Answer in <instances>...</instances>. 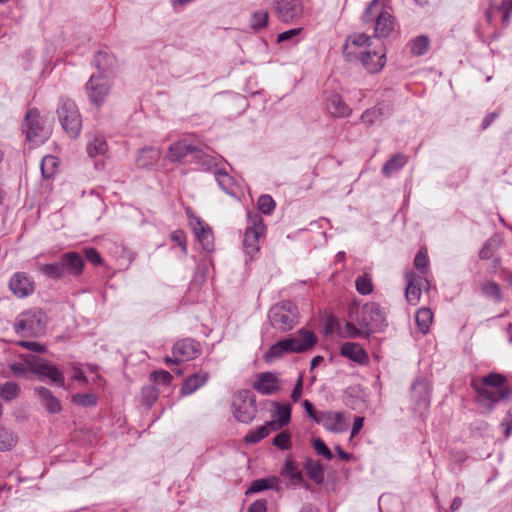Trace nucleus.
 I'll use <instances>...</instances> for the list:
<instances>
[{"label":"nucleus","mask_w":512,"mask_h":512,"mask_svg":"<svg viewBox=\"0 0 512 512\" xmlns=\"http://www.w3.org/2000/svg\"><path fill=\"white\" fill-rule=\"evenodd\" d=\"M501 240L500 238L494 236L489 238L483 245L482 249L479 252V258L482 260L491 259L495 252L500 247Z\"/></svg>","instance_id":"obj_38"},{"label":"nucleus","mask_w":512,"mask_h":512,"mask_svg":"<svg viewBox=\"0 0 512 512\" xmlns=\"http://www.w3.org/2000/svg\"><path fill=\"white\" fill-rule=\"evenodd\" d=\"M213 174L220 189H222L227 194H233V188L235 185L233 177L230 176L227 171L222 168L213 170Z\"/></svg>","instance_id":"obj_34"},{"label":"nucleus","mask_w":512,"mask_h":512,"mask_svg":"<svg viewBox=\"0 0 512 512\" xmlns=\"http://www.w3.org/2000/svg\"><path fill=\"white\" fill-rule=\"evenodd\" d=\"M284 355V352L282 351L281 346L278 342L273 344L268 351L264 354V359L267 363H271L275 361L276 359L282 357Z\"/></svg>","instance_id":"obj_56"},{"label":"nucleus","mask_w":512,"mask_h":512,"mask_svg":"<svg viewBox=\"0 0 512 512\" xmlns=\"http://www.w3.org/2000/svg\"><path fill=\"white\" fill-rule=\"evenodd\" d=\"M355 286L357 292L361 295H368L373 291L372 279L367 274L357 277Z\"/></svg>","instance_id":"obj_46"},{"label":"nucleus","mask_w":512,"mask_h":512,"mask_svg":"<svg viewBox=\"0 0 512 512\" xmlns=\"http://www.w3.org/2000/svg\"><path fill=\"white\" fill-rule=\"evenodd\" d=\"M39 272L52 280H61L64 278L59 261L45 263L39 267Z\"/></svg>","instance_id":"obj_37"},{"label":"nucleus","mask_w":512,"mask_h":512,"mask_svg":"<svg viewBox=\"0 0 512 512\" xmlns=\"http://www.w3.org/2000/svg\"><path fill=\"white\" fill-rule=\"evenodd\" d=\"M480 289L482 294L486 297L491 298L496 302H500L502 300L501 289L496 282L485 280L480 284Z\"/></svg>","instance_id":"obj_36"},{"label":"nucleus","mask_w":512,"mask_h":512,"mask_svg":"<svg viewBox=\"0 0 512 512\" xmlns=\"http://www.w3.org/2000/svg\"><path fill=\"white\" fill-rule=\"evenodd\" d=\"M501 426L504 428V436L508 439L512 433V407L508 409L504 416Z\"/></svg>","instance_id":"obj_59"},{"label":"nucleus","mask_w":512,"mask_h":512,"mask_svg":"<svg viewBox=\"0 0 512 512\" xmlns=\"http://www.w3.org/2000/svg\"><path fill=\"white\" fill-rule=\"evenodd\" d=\"M18 345L22 348L30 350L32 352L44 353L46 351V347L38 342L34 341H19Z\"/></svg>","instance_id":"obj_58"},{"label":"nucleus","mask_w":512,"mask_h":512,"mask_svg":"<svg viewBox=\"0 0 512 512\" xmlns=\"http://www.w3.org/2000/svg\"><path fill=\"white\" fill-rule=\"evenodd\" d=\"M376 43L377 41L364 33L352 34L346 38L343 56L349 62H360Z\"/></svg>","instance_id":"obj_7"},{"label":"nucleus","mask_w":512,"mask_h":512,"mask_svg":"<svg viewBox=\"0 0 512 512\" xmlns=\"http://www.w3.org/2000/svg\"><path fill=\"white\" fill-rule=\"evenodd\" d=\"M25 361L30 364V373L35 374L40 381L49 379L51 383L59 387L65 386L64 375L55 365L32 355H27Z\"/></svg>","instance_id":"obj_8"},{"label":"nucleus","mask_w":512,"mask_h":512,"mask_svg":"<svg viewBox=\"0 0 512 512\" xmlns=\"http://www.w3.org/2000/svg\"><path fill=\"white\" fill-rule=\"evenodd\" d=\"M85 258L93 265H100L102 257L95 248H87L84 250Z\"/></svg>","instance_id":"obj_60"},{"label":"nucleus","mask_w":512,"mask_h":512,"mask_svg":"<svg viewBox=\"0 0 512 512\" xmlns=\"http://www.w3.org/2000/svg\"><path fill=\"white\" fill-rule=\"evenodd\" d=\"M57 116L65 133L76 139L82 129V118L76 103L70 98L62 97L57 108Z\"/></svg>","instance_id":"obj_5"},{"label":"nucleus","mask_w":512,"mask_h":512,"mask_svg":"<svg viewBox=\"0 0 512 512\" xmlns=\"http://www.w3.org/2000/svg\"><path fill=\"white\" fill-rule=\"evenodd\" d=\"M20 393V387L15 382H6L3 384L1 391V398L5 401H11L18 397Z\"/></svg>","instance_id":"obj_47"},{"label":"nucleus","mask_w":512,"mask_h":512,"mask_svg":"<svg viewBox=\"0 0 512 512\" xmlns=\"http://www.w3.org/2000/svg\"><path fill=\"white\" fill-rule=\"evenodd\" d=\"M10 370L16 377H26V374L30 372V364L26 361L25 363L15 362L10 365Z\"/></svg>","instance_id":"obj_57"},{"label":"nucleus","mask_w":512,"mask_h":512,"mask_svg":"<svg viewBox=\"0 0 512 512\" xmlns=\"http://www.w3.org/2000/svg\"><path fill=\"white\" fill-rule=\"evenodd\" d=\"M93 65L99 70V76L104 77L115 74L118 69V61L116 57L106 51H98L95 54Z\"/></svg>","instance_id":"obj_21"},{"label":"nucleus","mask_w":512,"mask_h":512,"mask_svg":"<svg viewBox=\"0 0 512 512\" xmlns=\"http://www.w3.org/2000/svg\"><path fill=\"white\" fill-rule=\"evenodd\" d=\"M429 44L430 40L427 36H418L412 41L411 53L417 56H421L426 53Z\"/></svg>","instance_id":"obj_45"},{"label":"nucleus","mask_w":512,"mask_h":512,"mask_svg":"<svg viewBox=\"0 0 512 512\" xmlns=\"http://www.w3.org/2000/svg\"><path fill=\"white\" fill-rule=\"evenodd\" d=\"M408 162V157L404 154L393 155L382 167V174L390 177L392 174L400 171Z\"/></svg>","instance_id":"obj_32"},{"label":"nucleus","mask_w":512,"mask_h":512,"mask_svg":"<svg viewBox=\"0 0 512 512\" xmlns=\"http://www.w3.org/2000/svg\"><path fill=\"white\" fill-rule=\"evenodd\" d=\"M383 108L381 107H373L371 109H367L361 115V120L363 123L367 125H372L383 116Z\"/></svg>","instance_id":"obj_48"},{"label":"nucleus","mask_w":512,"mask_h":512,"mask_svg":"<svg viewBox=\"0 0 512 512\" xmlns=\"http://www.w3.org/2000/svg\"><path fill=\"white\" fill-rule=\"evenodd\" d=\"M505 383L504 375L490 373L480 381H473L472 387L478 395V402L491 411L498 402L511 397L512 389Z\"/></svg>","instance_id":"obj_1"},{"label":"nucleus","mask_w":512,"mask_h":512,"mask_svg":"<svg viewBox=\"0 0 512 512\" xmlns=\"http://www.w3.org/2000/svg\"><path fill=\"white\" fill-rule=\"evenodd\" d=\"M47 326V316L37 308L29 309L17 316L14 328L22 336L38 337L43 335Z\"/></svg>","instance_id":"obj_4"},{"label":"nucleus","mask_w":512,"mask_h":512,"mask_svg":"<svg viewBox=\"0 0 512 512\" xmlns=\"http://www.w3.org/2000/svg\"><path fill=\"white\" fill-rule=\"evenodd\" d=\"M63 276L79 277L83 273L84 260L78 252L70 251L62 254L58 259Z\"/></svg>","instance_id":"obj_15"},{"label":"nucleus","mask_w":512,"mask_h":512,"mask_svg":"<svg viewBox=\"0 0 512 512\" xmlns=\"http://www.w3.org/2000/svg\"><path fill=\"white\" fill-rule=\"evenodd\" d=\"M429 266V257L425 248H421L415 258H414V267L419 270L422 274L427 272Z\"/></svg>","instance_id":"obj_49"},{"label":"nucleus","mask_w":512,"mask_h":512,"mask_svg":"<svg viewBox=\"0 0 512 512\" xmlns=\"http://www.w3.org/2000/svg\"><path fill=\"white\" fill-rule=\"evenodd\" d=\"M8 287L14 296L21 299L32 295L36 284L28 273L16 272L10 277Z\"/></svg>","instance_id":"obj_13"},{"label":"nucleus","mask_w":512,"mask_h":512,"mask_svg":"<svg viewBox=\"0 0 512 512\" xmlns=\"http://www.w3.org/2000/svg\"><path fill=\"white\" fill-rule=\"evenodd\" d=\"M232 411L236 420L241 423L248 424L254 420L257 406L251 390H240L233 395Z\"/></svg>","instance_id":"obj_6"},{"label":"nucleus","mask_w":512,"mask_h":512,"mask_svg":"<svg viewBox=\"0 0 512 512\" xmlns=\"http://www.w3.org/2000/svg\"><path fill=\"white\" fill-rule=\"evenodd\" d=\"M415 319L420 331L425 334L432 324L433 313L431 309L422 307L416 312Z\"/></svg>","instance_id":"obj_35"},{"label":"nucleus","mask_w":512,"mask_h":512,"mask_svg":"<svg viewBox=\"0 0 512 512\" xmlns=\"http://www.w3.org/2000/svg\"><path fill=\"white\" fill-rule=\"evenodd\" d=\"M305 470L307 476L313 480L316 484H321L324 481L323 468L320 464L315 463L312 460H308L305 464Z\"/></svg>","instance_id":"obj_40"},{"label":"nucleus","mask_w":512,"mask_h":512,"mask_svg":"<svg viewBox=\"0 0 512 512\" xmlns=\"http://www.w3.org/2000/svg\"><path fill=\"white\" fill-rule=\"evenodd\" d=\"M172 242L176 243L182 250L184 255L188 254L187 237L182 230H175L170 234Z\"/></svg>","instance_id":"obj_53"},{"label":"nucleus","mask_w":512,"mask_h":512,"mask_svg":"<svg viewBox=\"0 0 512 512\" xmlns=\"http://www.w3.org/2000/svg\"><path fill=\"white\" fill-rule=\"evenodd\" d=\"M326 109L335 118L348 117L352 113V109L339 94H331L326 98Z\"/></svg>","instance_id":"obj_24"},{"label":"nucleus","mask_w":512,"mask_h":512,"mask_svg":"<svg viewBox=\"0 0 512 512\" xmlns=\"http://www.w3.org/2000/svg\"><path fill=\"white\" fill-rule=\"evenodd\" d=\"M258 209L266 215L271 214L275 209V201L270 195L264 194L258 198L257 201Z\"/></svg>","instance_id":"obj_50"},{"label":"nucleus","mask_w":512,"mask_h":512,"mask_svg":"<svg viewBox=\"0 0 512 512\" xmlns=\"http://www.w3.org/2000/svg\"><path fill=\"white\" fill-rule=\"evenodd\" d=\"M85 89L90 102L98 107L104 103L109 95L111 84L107 77L91 75Z\"/></svg>","instance_id":"obj_12"},{"label":"nucleus","mask_w":512,"mask_h":512,"mask_svg":"<svg viewBox=\"0 0 512 512\" xmlns=\"http://www.w3.org/2000/svg\"><path fill=\"white\" fill-rule=\"evenodd\" d=\"M35 394L38 396L42 406L51 414L59 413L62 410L61 403L52 391L43 386L34 388Z\"/></svg>","instance_id":"obj_23"},{"label":"nucleus","mask_w":512,"mask_h":512,"mask_svg":"<svg viewBox=\"0 0 512 512\" xmlns=\"http://www.w3.org/2000/svg\"><path fill=\"white\" fill-rule=\"evenodd\" d=\"M217 158L194 147V169L212 172L218 169Z\"/></svg>","instance_id":"obj_28"},{"label":"nucleus","mask_w":512,"mask_h":512,"mask_svg":"<svg viewBox=\"0 0 512 512\" xmlns=\"http://www.w3.org/2000/svg\"><path fill=\"white\" fill-rule=\"evenodd\" d=\"M301 30H302L301 28H292L287 31H284V32L278 34L277 42L281 43V42L292 40L293 38L297 37L300 34Z\"/></svg>","instance_id":"obj_61"},{"label":"nucleus","mask_w":512,"mask_h":512,"mask_svg":"<svg viewBox=\"0 0 512 512\" xmlns=\"http://www.w3.org/2000/svg\"><path fill=\"white\" fill-rule=\"evenodd\" d=\"M280 475L283 478L289 479L293 487H298L303 484L304 479L302 472L299 470L296 462L292 459H287L281 468Z\"/></svg>","instance_id":"obj_27"},{"label":"nucleus","mask_w":512,"mask_h":512,"mask_svg":"<svg viewBox=\"0 0 512 512\" xmlns=\"http://www.w3.org/2000/svg\"><path fill=\"white\" fill-rule=\"evenodd\" d=\"M192 151V143L188 139L179 140L173 143L167 152L166 159L171 162H178Z\"/></svg>","instance_id":"obj_29"},{"label":"nucleus","mask_w":512,"mask_h":512,"mask_svg":"<svg viewBox=\"0 0 512 512\" xmlns=\"http://www.w3.org/2000/svg\"><path fill=\"white\" fill-rule=\"evenodd\" d=\"M268 319L273 328L287 332L292 330L299 322L298 309L291 301H280L269 309Z\"/></svg>","instance_id":"obj_3"},{"label":"nucleus","mask_w":512,"mask_h":512,"mask_svg":"<svg viewBox=\"0 0 512 512\" xmlns=\"http://www.w3.org/2000/svg\"><path fill=\"white\" fill-rule=\"evenodd\" d=\"M317 423L334 433H342L348 428L342 412H323L319 415Z\"/></svg>","instance_id":"obj_20"},{"label":"nucleus","mask_w":512,"mask_h":512,"mask_svg":"<svg viewBox=\"0 0 512 512\" xmlns=\"http://www.w3.org/2000/svg\"><path fill=\"white\" fill-rule=\"evenodd\" d=\"M312 446L317 454L324 457L326 460H331L333 458V454L330 449L326 446L324 441L320 438H314L312 441Z\"/></svg>","instance_id":"obj_52"},{"label":"nucleus","mask_w":512,"mask_h":512,"mask_svg":"<svg viewBox=\"0 0 512 512\" xmlns=\"http://www.w3.org/2000/svg\"><path fill=\"white\" fill-rule=\"evenodd\" d=\"M161 157V151L155 147H145L141 149L136 158V164L139 168L152 167Z\"/></svg>","instance_id":"obj_30"},{"label":"nucleus","mask_w":512,"mask_h":512,"mask_svg":"<svg viewBox=\"0 0 512 512\" xmlns=\"http://www.w3.org/2000/svg\"><path fill=\"white\" fill-rule=\"evenodd\" d=\"M97 396L91 393H76L72 396V403L84 408L97 405Z\"/></svg>","instance_id":"obj_44"},{"label":"nucleus","mask_w":512,"mask_h":512,"mask_svg":"<svg viewBox=\"0 0 512 512\" xmlns=\"http://www.w3.org/2000/svg\"><path fill=\"white\" fill-rule=\"evenodd\" d=\"M360 335V330L352 323L347 322L344 325L342 336L349 338H357Z\"/></svg>","instance_id":"obj_62"},{"label":"nucleus","mask_w":512,"mask_h":512,"mask_svg":"<svg viewBox=\"0 0 512 512\" xmlns=\"http://www.w3.org/2000/svg\"><path fill=\"white\" fill-rule=\"evenodd\" d=\"M303 393V379H302V376H299L293 390H292V393H291V399L293 402H298L299 399L301 398V395Z\"/></svg>","instance_id":"obj_64"},{"label":"nucleus","mask_w":512,"mask_h":512,"mask_svg":"<svg viewBox=\"0 0 512 512\" xmlns=\"http://www.w3.org/2000/svg\"><path fill=\"white\" fill-rule=\"evenodd\" d=\"M405 297L411 305H417L421 298L423 282L428 284L427 279L416 275L414 272H406Z\"/></svg>","instance_id":"obj_19"},{"label":"nucleus","mask_w":512,"mask_h":512,"mask_svg":"<svg viewBox=\"0 0 512 512\" xmlns=\"http://www.w3.org/2000/svg\"><path fill=\"white\" fill-rule=\"evenodd\" d=\"M273 445L281 450H288L291 446V436L288 432L283 431L277 434L273 439Z\"/></svg>","instance_id":"obj_54"},{"label":"nucleus","mask_w":512,"mask_h":512,"mask_svg":"<svg viewBox=\"0 0 512 512\" xmlns=\"http://www.w3.org/2000/svg\"><path fill=\"white\" fill-rule=\"evenodd\" d=\"M209 379V374L206 371H199L194 373V391L206 384Z\"/></svg>","instance_id":"obj_63"},{"label":"nucleus","mask_w":512,"mask_h":512,"mask_svg":"<svg viewBox=\"0 0 512 512\" xmlns=\"http://www.w3.org/2000/svg\"><path fill=\"white\" fill-rule=\"evenodd\" d=\"M265 233L263 218L259 214H249L248 225L243 236V250L252 259L259 252V239Z\"/></svg>","instance_id":"obj_9"},{"label":"nucleus","mask_w":512,"mask_h":512,"mask_svg":"<svg viewBox=\"0 0 512 512\" xmlns=\"http://www.w3.org/2000/svg\"><path fill=\"white\" fill-rule=\"evenodd\" d=\"M273 424L266 422L264 425L257 427L256 429L250 430L244 437V441L247 444H256L262 439L267 437L271 432H274Z\"/></svg>","instance_id":"obj_33"},{"label":"nucleus","mask_w":512,"mask_h":512,"mask_svg":"<svg viewBox=\"0 0 512 512\" xmlns=\"http://www.w3.org/2000/svg\"><path fill=\"white\" fill-rule=\"evenodd\" d=\"M194 236L205 251L212 252L214 250L215 240L211 226L196 216H194Z\"/></svg>","instance_id":"obj_18"},{"label":"nucleus","mask_w":512,"mask_h":512,"mask_svg":"<svg viewBox=\"0 0 512 512\" xmlns=\"http://www.w3.org/2000/svg\"><path fill=\"white\" fill-rule=\"evenodd\" d=\"M17 443V437L14 433L4 427H0V452L9 451Z\"/></svg>","instance_id":"obj_39"},{"label":"nucleus","mask_w":512,"mask_h":512,"mask_svg":"<svg viewBox=\"0 0 512 512\" xmlns=\"http://www.w3.org/2000/svg\"><path fill=\"white\" fill-rule=\"evenodd\" d=\"M159 390L154 384H149L141 389V400L143 405L150 408L158 399Z\"/></svg>","instance_id":"obj_42"},{"label":"nucleus","mask_w":512,"mask_h":512,"mask_svg":"<svg viewBox=\"0 0 512 512\" xmlns=\"http://www.w3.org/2000/svg\"><path fill=\"white\" fill-rule=\"evenodd\" d=\"M276 412L273 414V420L268 421L273 424L275 431L280 430L286 426L291 420V408L289 404L280 405L275 403Z\"/></svg>","instance_id":"obj_31"},{"label":"nucleus","mask_w":512,"mask_h":512,"mask_svg":"<svg viewBox=\"0 0 512 512\" xmlns=\"http://www.w3.org/2000/svg\"><path fill=\"white\" fill-rule=\"evenodd\" d=\"M390 0H373L366 7L362 19L365 23H375V37H387L394 30Z\"/></svg>","instance_id":"obj_2"},{"label":"nucleus","mask_w":512,"mask_h":512,"mask_svg":"<svg viewBox=\"0 0 512 512\" xmlns=\"http://www.w3.org/2000/svg\"><path fill=\"white\" fill-rule=\"evenodd\" d=\"M360 63L370 73L381 71L386 64L384 45L377 40L376 45L360 60Z\"/></svg>","instance_id":"obj_14"},{"label":"nucleus","mask_w":512,"mask_h":512,"mask_svg":"<svg viewBox=\"0 0 512 512\" xmlns=\"http://www.w3.org/2000/svg\"><path fill=\"white\" fill-rule=\"evenodd\" d=\"M149 379L154 384L169 385L172 380V375L165 370H155L150 373Z\"/></svg>","instance_id":"obj_51"},{"label":"nucleus","mask_w":512,"mask_h":512,"mask_svg":"<svg viewBox=\"0 0 512 512\" xmlns=\"http://www.w3.org/2000/svg\"><path fill=\"white\" fill-rule=\"evenodd\" d=\"M340 355L359 364H366L369 360L367 352L359 343L346 342L340 348Z\"/></svg>","instance_id":"obj_25"},{"label":"nucleus","mask_w":512,"mask_h":512,"mask_svg":"<svg viewBox=\"0 0 512 512\" xmlns=\"http://www.w3.org/2000/svg\"><path fill=\"white\" fill-rule=\"evenodd\" d=\"M272 488H273V486L270 484V480L262 478V479H257L255 481H253L246 493L254 494V493H259L266 489H272Z\"/></svg>","instance_id":"obj_55"},{"label":"nucleus","mask_w":512,"mask_h":512,"mask_svg":"<svg viewBox=\"0 0 512 512\" xmlns=\"http://www.w3.org/2000/svg\"><path fill=\"white\" fill-rule=\"evenodd\" d=\"M431 388L427 380L418 378L414 381L411 388V396L418 411L428 409L430 405Z\"/></svg>","instance_id":"obj_17"},{"label":"nucleus","mask_w":512,"mask_h":512,"mask_svg":"<svg viewBox=\"0 0 512 512\" xmlns=\"http://www.w3.org/2000/svg\"><path fill=\"white\" fill-rule=\"evenodd\" d=\"M316 341L317 338L312 331L300 329L296 334L282 339L278 343L285 354L304 352L313 347Z\"/></svg>","instance_id":"obj_10"},{"label":"nucleus","mask_w":512,"mask_h":512,"mask_svg":"<svg viewBox=\"0 0 512 512\" xmlns=\"http://www.w3.org/2000/svg\"><path fill=\"white\" fill-rule=\"evenodd\" d=\"M268 19L269 14L266 10H257L251 15L250 26L254 31H260L267 26Z\"/></svg>","instance_id":"obj_43"},{"label":"nucleus","mask_w":512,"mask_h":512,"mask_svg":"<svg viewBox=\"0 0 512 512\" xmlns=\"http://www.w3.org/2000/svg\"><path fill=\"white\" fill-rule=\"evenodd\" d=\"M108 145L102 136H96L93 141L87 145V153L90 157L103 155L106 153Z\"/></svg>","instance_id":"obj_41"},{"label":"nucleus","mask_w":512,"mask_h":512,"mask_svg":"<svg viewBox=\"0 0 512 512\" xmlns=\"http://www.w3.org/2000/svg\"><path fill=\"white\" fill-rule=\"evenodd\" d=\"M192 353V341L189 339L178 341L172 348V357H165L167 364L175 363L180 364L181 362L188 361L190 354Z\"/></svg>","instance_id":"obj_26"},{"label":"nucleus","mask_w":512,"mask_h":512,"mask_svg":"<svg viewBox=\"0 0 512 512\" xmlns=\"http://www.w3.org/2000/svg\"><path fill=\"white\" fill-rule=\"evenodd\" d=\"M22 130L28 141L36 142L43 137V126L41 125L40 112L37 108L27 111Z\"/></svg>","instance_id":"obj_16"},{"label":"nucleus","mask_w":512,"mask_h":512,"mask_svg":"<svg viewBox=\"0 0 512 512\" xmlns=\"http://www.w3.org/2000/svg\"><path fill=\"white\" fill-rule=\"evenodd\" d=\"M274 9L278 20L284 23L296 22L304 14L302 0H274Z\"/></svg>","instance_id":"obj_11"},{"label":"nucleus","mask_w":512,"mask_h":512,"mask_svg":"<svg viewBox=\"0 0 512 512\" xmlns=\"http://www.w3.org/2000/svg\"><path fill=\"white\" fill-rule=\"evenodd\" d=\"M253 388L262 395H271L280 389L279 379L271 372L260 373Z\"/></svg>","instance_id":"obj_22"}]
</instances>
